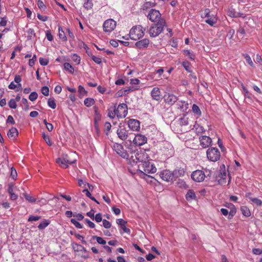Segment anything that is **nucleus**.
Masks as SVG:
<instances>
[{
	"label": "nucleus",
	"mask_w": 262,
	"mask_h": 262,
	"mask_svg": "<svg viewBox=\"0 0 262 262\" xmlns=\"http://www.w3.org/2000/svg\"><path fill=\"white\" fill-rule=\"evenodd\" d=\"M95 103V100L91 98H87L84 100V104L87 107H90Z\"/></svg>",
	"instance_id": "obj_34"
},
{
	"label": "nucleus",
	"mask_w": 262,
	"mask_h": 262,
	"mask_svg": "<svg viewBox=\"0 0 262 262\" xmlns=\"http://www.w3.org/2000/svg\"><path fill=\"white\" fill-rule=\"evenodd\" d=\"M50 223V221L48 220H44L38 226L39 230H43L46 228Z\"/></svg>",
	"instance_id": "obj_32"
},
{
	"label": "nucleus",
	"mask_w": 262,
	"mask_h": 262,
	"mask_svg": "<svg viewBox=\"0 0 262 262\" xmlns=\"http://www.w3.org/2000/svg\"><path fill=\"white\" fill-rule=\"evenodd\" d=\"M219 177L220 178V179L219 180V182L220 183H222L223 181L225 180L226 178V172L224 170L223 172H221L219 174Z\"/></svg>",
	"instance_id": "obj_43"
},
{
	"label": "nucleus",
	"mask_w": 262,
	"mask_h": 262,
	"mask_svg": "<svg viewBox=\"0 0 262 262\" xmlns=\"http://www.w3.org/2000/svg\"><path fill=\"white\" fill-rule=\"evenodd\" d=\"M166 26L165 19H160L157 23L152 24L149 29V34L150 37L158 36L163 31Z\"/></svg>",
	"instance_id": "obj_1"
},
{
	"label": "nucleus",
	"mask_w": 262,
	"mask_h": 262,
	"mask_svg": "<svg viewBox=\"0 0 262 262\" xmlns=\"http://www.w3.org/2000/svg\"><path fill=\"white\" fill-rule=\"evenodd\" d=\"M94 220L97 223H99L101 221H103L102 218V214L100 213H98L94 216Z\"/></svg>",
	"instance_id": "obj_58"
},
{
	"label": "nucleus",
	"mask_w": 262,
	"mask_h": 262,
	"mask_svg": "<svg viewBox=\"0 0 262 262\" xmlns=\"http://www.w3.org/2000/svg\"><path fill=\"white\" fill-rule=\"evenodd\" d=\"M147 141V138L145 135L140 134H137L133 140L134 143L139 146L145 144Z\"/></svg>",
	"instance_id": "obj_13"
},
{
	"label": "nucleus",
	"mask_w": 262,
	"mask_h": 262,
	"mask_svg": "<svg viewBox=\"0 0 262 262\" xmlns=\"http://www.w3.org/2000/svg\"><path fill=\"white\" fill-rule=\"evenodd\" d=\"M37 97H38V94L36 92H32L29 96V99H30V100H31V101H33L34 100H35L37 98Z\"/></svg>",
	"instance_id": "obj_50"
},
{
	"label": "nucleus",
	"mask_w": 262,
	"mask_h": 262,
	"mask_svg": "<svg viewBox=\"0 0 262 262\" xmlns=\"http://www.w3.org/2000/svg\"><path fill=\"white\" fill-rule=\"evenodd\" d=\"M37 6L38 7V8L40 9H43V10L45 9L46 6L42 1L38 0L37 1Z\"/></svg>",
	"instance_id": "obj_62"
},
{
	"label": "nucleus",
	"mask_w": 262,
	"mask_h": 262,
	"mask_svg": "<svg viewBox=\"0 0 262 262\" xmlns=\"http://www.w3.org/2000/svg\"><path fill=\"white\" fill-rule=\"evenodd\" d=\"M114 150L117 154L120 155L123 158L127 159L128 155L127 151L124 149L123 146L119 143H115L113 146Z\"/></svg>",
	"instance_id": "obj_11"
},
{
	"label": "nucleus",
	"mask_w": 262,
	"mask_h": 262,
	"mask_svg": "<svg viewBox=\"0 0 262 262\" xmlns=\"http://www.w3.org/2000/svg\"><path fill=\"white\" fill-rule=\"evenodd\" d=\"M149 43V40L148 39L145 38L140 41H137L135 43V46L140 49L147 48Z\"/></svg>",
	"instance_id": "obj_21"
},
{
	"label": "nucleus",
	"mask_w": 262,
	"mask_h": 262,
	"mask_svg": "<svg viewBox=\"0 0 262 262\" xmlns=\"http://www.w3.org/2000/svg\"><path fill=\"white\" fill-rule=\"evenodd\" d=\"M153 6H154L153 3L150 2H147L143 5V10L147 9L149 8H150L151 7H153Z\"/></svg>",
	"instance_id": "obj_55"
},
{
	"label": "nucleus",
	"mask_w": 262,
	"mask_h": 262,
	"mask_svg": "<svg viewBox=\"0 0 262 262\" xmlns=\"http://www.w3.org/2000/svg\"><path fill=\"white\" fill-rule=\"evenodd\" d=\"M182 66L184 67V68L188 72H191V69H190V63L188 61H184L182 63Z\"/></svg>",
	"instance_id": "obj_41"
},
{
	"label": "nucleus",
	"mask_w": 262,
	"mask_h": 262,
	"mask_svg": "<svg viewBox=\"0 0 262 262\" xmlns=\"http://www.w3.org/2000/svg\"><path fill=\"white\" fill-rule=\"evenodd\" d=\"M67 32L65 30H63V28L59 26L58 27V36L60 39H61L63 41H66L68 40V38L66 36Z\"/></svg>",
	"instance_id": "obj_27"
},
{
	"label": "nucleus",
	"mask_w": 262,
	"mask_h": 262,
	"mask_svg": "<svg viewBox=\"0 0 262 262\" xmlns=\"http://www.w3.org/2000/svg\"><path fill=\"white\" fill-rule=\"evenodd\" d=\"M78 92L81 95H86L87 94V92L85 90L84 88L81 85H79L78 86Z\"/></svg>",
	"instance_id": "obj_57"
},
{
	"label": "nucleus",
	"mask_w": 262,
	"mask_h": 262,
	"mask_svg": "<svg viewBox=\"0 0 262 262\" xmlns=\"http://www.w3.org/2000/svg\"><path fill=\"white\" fill-rule=\"evenodd\" d=\"M217 18L216 16L211 15V17L206 19L205 22L211 27H213L216 24Z\"/></svg>",
	"instance_id": "obj_30"
},
{
	"label": "nucleus",
	"mask_w": 262,
	"mask_h": 262,
	"mask_svg": "<svg viewBox=\"0 0 262 262\" xmlns=\"http://www.w3.org/2000/svg\"><path fill=\"white\" fill-rule=\"evenodd\" d=\"M164 98L165 103L169 105L173 104L178 100L177 96L171 94L165 95Z\"/></svg>",
	"instance_id": "obj_19"
},
{
	"label": "nucleus",
	"mask_w": 262,
	"mask_h": 262,
	"mask_svg": "<svg viewBox=\"0 0 262 262\" xmlns=\"http://www.w3.org/2000/svg\"><path fill=\"white\" fill-rule=\"evenodd\" d=\"M107 116L111 119L115 118V116H117V111L116 105H113L110 106L107 110Z\"/></svg>",
	"instance_id": "obj_26"
},
{
	"label": "nucleus",
	"mask_w": 262,
	"mask_h": 262,
	"mask_svg": "<svg viewBox=\"0 0 262 262\" xmlns=\"http://www.w3.org/2000/svg\"><path fill=\"white\" fill-rule=\"evenodd\" d=\"M116 27V22L113 19L106 20L103 25V31L106 33L112 32Z\"/></svg>",
	"instance_id": "obj_7"
},
{
	"label": "nucleus",
	"mask_w": 262,
	"mask_h": 262,
	"mask_svg": "<svg viewBox=\"0 0 262 262\" xmlns=\"http://www.w3.org/2000/svg\"><path fill=\"white\" fill-rule=\"evenodd\" d=\"M117 117L118 118H125L128 113L127 106L125 103H121L116 107Z\"/></svg>",
	"instance_id": "obj_8"
},
{
	"label": "nucleus",
	"mask_w": 262,
	"mask_h": 262,
	"mask_svg": "<svg viewBox=\"0 0 262 262\" xmlns=\"http://www.w3.org/2000/svg\"><path fill=\"white\" fill-rule=\"evenodd\" d=\"M41 93L43 95H44L46 96H47L49 95V89L48 87L47 86H43L41 89Z\"/></svg>",
	"instance_id": "obj_56"
},
{
	"label": "nucleus",
	"mask_w": 262,
	"mask_h": 262,
	"mask_svg": "<svg viewBox=\"0 0 262 262\" xmlns=\"http://www.w3.org/2000/svg\"><path fill=\"white\" fill-rule=\"evenodd\" d=\"M186 199L187 201L190 202L192 200H196V195L194 192V191L192 189H189L186 195H185Z\"/></svg>",
	"instance_id": "obj_28"
},
{
	"label": "nucleus",
	"mask_w": 262,
	"mask_h": 262,
	"mask_svg": "<svg viewBox=\"0 0 262 262\" xmlns=\"http://www.w3.org/2000/svg\"><path fill=\"white\" fill-rule=\"evenodd\" d=\"M160 177L166 182H172L174 180L172 172L169 170H165L160 173Z\"/></svg>",
	"instance_id": "obj_15"
},
{
	"label": "nucleus",
	"mask_w": 262,
	"mask_h": 262,
	"mask_svg": "<svg viewBox=\"0 0 262 262\" xmlns=\"http://www.w3.org/2000/svg\"><path fill=\"white\" fill-rule=\"evenodd\" d=\"M117 224L120 226L121 229L125 233L130 234V230L129 228L126 227L125 225L127 223L126 221L122 219H117L116 221Z\"/></svg>",
	"instance_id": "obj_22"
},
{
	"label": "nucleus",
	"mask_w": 262,
	"mask_h": 262,
	"mask_svg": "<svg viewBox=\"0 0 262 262\" xmlns=\"http://www.w3.org/2000/svg\"><path fill=\"white\" fill-rule=\"evenodd\" d=\"M8 192L10 194V199L12 201L16 200L18 196L14 192V186L12 183L8 185Z\"/></svg>",
	"instance_id": "obj_24"
},
{
	"label": "nucleus",
	"mask_w": 262,
	"mask_h": 262,
	"mask_svg": "<svg viewBox=\"0 0 262 262\" xmlns=\"http://www.w3.org/2000/svg\"><path fill=\"white\" fill-rule=\"evenodd\" d=\"M102 223L103 227L106 229L110 228L111 227V223L106 220H103Z\"/></svg>",
	"instance_id": "obj_59"
},
{
	"label": "nucleus",
	"mask_w": 262,
	"mask_h": 262,
	"mask_svg": "<svg viewBox=\"0 0 262 262\" xmlns=\"http://www.w3.org/2000/svg\"><path fill=\"white\" fill-rule=\"evenodd\" d=\"M251 192H247L245 194V197L249 199L253 204H255L257 206H262V201L257 198L252 197Z\"/></svg>",
	"instance_id": "obj_20"
},
{
	"label": "nucleus",
	"mask_w": 262,
	"mask_h": 262,
	"mask_svg": "<svg viewBox=\"0 0 262 262\" xmlns=\"http://www.w3.org/2000/svg\"><path fill=\"white\" fill-rule=\"evenodd\" d=\"M93 6V4L91 0H88L83 4V7L87 10L92 9Z\"/></svg>",
	"instance_id": "obj_39"
},
{
	"label": "nucleus",
	"mask_w": 262,
	"mask_h": 262,
	"mask_svg": "<svg viewBox=\"0 0 262 262\" xmlns=\"http://www.w3.org/2000/svg\"><path fill=\"white\" fill-rule=\"evenodd\" d=\"M24 197L30 203H35L36 201L35 198L28 194H25Z\"/></svg>",
	"instance_id": "obj_45"
},
{
	"label": "nucleus",
	"mask_w": 262,
	"mask_h": 262,
	"mask_svg": "<svg viewBox=\"0 0 262 262\" xmlns=\"http://www.w3.org/2000/svg\"><path fill=\"white\" fill-rule=\"evenodd\" d=\"M72 60L77 64H78L80 62V57L76 54L72 55Z\"/></svg>",
	"instance_id": "obj_47"
},
{
	"label": "nucleus",
	"mask_w": 262,
	"mask_h": 262,
	"mask_svg": "<svg viewBox=\"0 0 262 262\" xmlns=\"http://www.w3.org/2000/svg\"><path fill=\"white\" fill-rule=\"evenodd\" d=\"M200 144L203 148H207L212 144V139L210 137L205 135L199 137Z\"/></svg>",
	"instance_id": "obj_14"
},
{
	"label": "nucleus",
	"mask_w": 262,
	"mask_h": 262,
	"mask_svg": "<svg viewBox=\"0 0 262 262\" xmlns=\"http://www.w3.org/2000/svg\"><path fill=\"white\" fill-rule=\"evenodd\" d=\"M183 52L185 56H188L191 60H194L195 55L190 50H184Z\"/></svg>",
	"instance_id": "obj_38"
},
{
	"label": "nucleus",
	"mask_w": 262,
	"mask_h": 262,
	"mask_svg": "<svg viewBox=\"0 0 262 262\" xmlns=\"http://www.w3.org/2000/svg\"><path fill=\"white\" fill-rule=\"evenodd\" d=\"M92 238L93 239H96L97 243L99 244L105 245L106 244V241L101 237L93 236Z\"/></svg>",
	"instance_id": "obj_46"
},
{
	"label": "nucleus",
	"mask_w": 262,
	"mask_h": 262,
	"mask_svg": "<svg viewBox=\"0 0 262 262\" xmlns=\"http://www.w3.org/2000/svg\"><path fill=\"white\" fill-rule=\"evenodd\" d=\"M151 96L154 100L160 101L162 99L161 92L158 87H155L151 91Z\"/></svg>",
	"instance_id": "obj_18"
},
{
	"label": "nucleus",
	"mask_w": 262,
	"mask_h": 262,
	"mask_svg": "<svg viewBox=\"0 0 262 262\" xmlns=\"http://www.w3.org/2000/svg\"><path fill=\"white\" fill-rule=\"evenodd\" d=\"M206 155L208 159L212 162L218 161L221 157L220 151L216 147L208 148L206 151Z\"/></svg>",
	"instance_id": "obj_4"
},
{
	"label": "nucleus",
	"mask_w": 262,
	"mask_h": 262,
	"mask_svg": "<svg viewBox=\"0 0 262 262\" xmlns=\"http://www.w3.org/2000/svg\"><path fill=\"white\" fill-rule=\"evenodd\" d=\"M67 33L68 34L69 37L72 39V40H75V36L73 32L71 31L69 28H66Z\"/></svg>",
	"instance_id": "obj_52"
},
{
	"label": "nucleus",
	"mask_w": 262,
	"mask_h": 262,
	"mask_svg": "<svg viewBox=\"0 0 262 262\" xmlns=\"http://www.w3.org/2000/svg\"><path fill=\"white\" fill-rule=\"evenodd\" d=\"M127 125L133 131H138L140 128V122L138 120L130 119L127 121Z\"/></svg>",
	"instance_id": "obj_16"
},
{
	"label": "nucleus",
	"mask_w": 262,
	"mask_h": 262,
	"mask_svg": "<svg viewBox=\"0 0 262 262\" xmlns=\"http://www.w3.org/2000/svg\"><path fill=\"white\" fill-rule=\"evenodd\" d=\"M252 252L255 255H260L262 254V249L259 248H254L252 250Z\"/></svg>",
	"instance_id": "obj_64"
},
{
	"label": "nucleus",
	"mask_w": 262,
	"mask_h": 262,
	"mask_svg": "<svg viewBox=\"0 0 262 262\" xmlns=\"http://www.w3.org/2000/svg\"><path fill=\"white\" fill-rule=\"evenodd\" d=\"M116 133L118 137L123 141L126 140L129 135L128 130L126 129V127L124 125H120L117 129Z\"/></svg>",
	"instance_id": "obj_10"
},
{
	"label": "nucleus",
	"mask_w": 262,
	"mask_h": 262,
	"mask_svg": "<svg viewBox=\"0 0 262 262\" xmlns=\"http://www.w3.org/2000/svg\"><path fill=\"white\" fill-rule=\"evenodd\" d=\"M192 110L193 113L197 115L199 117L201 116L202 113L199 107L195 104H193L192 107Z\"/></svg>",
	"instance_id": "obj_35"
},
{
	"label": "nucleus",
	"mask_w": 262,
	"mask_h": 262,
	"mask_svg": "<svg viewBox=\"0 0 262 262\" xmlns=\"http://www.w3.org/2000/svg\"><path fill=\"white\" fill-rule=\"evenodd\" d=\"M244 56L246 61L248 63V64L249 65H250L251 67H253V61H252L251 57H250V56L248 54H246L244 55Z\"/></svg>",
	"instance_id": "obj_53"
},
{
	"label": "nucleus",
	"mask_w": 262,
	"mask_h": 262,
	"mask_svg": "<svg viewBox=\"0 0 262 262\" xmlns=\"http://www.w3.org/2000/svg\"><path fill=\"white\" fill-rule=\"evenodd\" d=\"M172 173L174 180H176V178L184 176L185 173V170L182 168H178L174 169L172 171Z\"/></svg>",
	"instance_id": "obj_29"
},
{
	"label": "nucleus",
	"mask_w": 262,
	"mask_h": 262,
	"mask_svg": "<svg viewBox=\"0 0 262 262\" xmlns=\"http://www.w3.org/2000/svg\"><path fill=\"white\" fill-rule=\"evenodd\" d=\"M146 30L141 25H137L132 28L129 31V36L131 39L137 40L141 38L144 35Z\"/></svg>",
	"instance_id": "obj_2"
},
{
	"label": "nucleus",
	"mask_w": 262,
	"mask_h": 262,
	"mask_svg": "<svg viewBox=\"0 0 262 262\" xmlns=\"http://www.w3.org/2000/svg\"><path fill=\"white\" fill-rule=\"evenodd\" d=\"M71 222L78 229H82L83 228L82 225L75 219H72L71 220Z\"/></svg>",
	"instance_id": "obj_40"
},
{
	"label": "nucleus",
	"mask_w": 262,
	"mask_h": 262,
	"mask_svg": "<svg viewBox=\"0 0 262 262\" xmlns=\"http://www.w3.org/2000/svg\"><path fill=\"white\" fill-rule=\"evenodd\" d=\"M228 15L231 17H237L239 16V13H236L233 9H231V10H229Z\"/></svg>",
	"instance_id": "obj_48"
},
{
	"label": "nucleus",
	"mask_w": 262,
	"mask_h": 262,
	"mask_svg": "<svg viewBox=\"0 0 262 262\" xmlns=\"http://www.w3.org/2000/svg\"><path fill=\"white\" fill-rule=\"evenodd\" d=\"M193 128H195L196 134L198 135L204 133L205 132V130L203 126H200V125L196 123L194 125Z\"/></svg>",
	"instance_id": "obj_31"
},
{
	"label": "nucleus",
	"mask_w": 262,
	"mask_h": 262,
	"mask_svg": "<svg viewBox=\"0 0 262 262\" xmlns=\"http://www.w3.org/2000/svg\"><path fill=\"white\" fill-rule=\"evenodd\" d=\"M241 210L243 215L246 217H249L251 215L250 211L247 206H244L241 207Z\"/></svg>",
	"instance_id": "obj_33"
},
{
	"label": "nucleus",
	"mask_w": 262,
	"mask_h": 262,
	"mask_svg": "<svg viewBox=\"0 0 262 262\" xmlns=\"http://www.w3.org/2000/svg\"><path fill=\"white\" fill-rule=\"evenodd\" d=\"M18 135L17 129L15 127H11L7 133L8 137L9 138L14 140L16 139Z\"/></svg>",
	"instance_id": "obj_25"
},
{
	"label": "nucleus",
	"mask_w": 262,
	"mask_h": 262,
	"mask_svg": "<svg viewBox=\"0 0 262 262\" xmlns=\"http://www.w3.org/2000/svg\"><path fill=\"white\" fill-rule=\"evenodd\" d=\"M241 86L243 89V93L244 94L245 99H247L249 102H252L253 101L252 95L249 93L248 90L246 89L243 84H242Z\"/></svg>",
	"instance_id": "obj_23"
},
{
	"label": "nucleus",
	"mask_w": 262,
	"mask_h": 262,
	"mask_svg": "<svg viewBox=\"0 0 262 262\" xmlns=\"http://www.w3.org/2000/svg\"><path fill=\"white\" fill-rule=\"evenodd\" d=\"M139 168L141 169V171L144 172L145 174L146 173H154L157 171L156 167L153 164L149 162L148 160L142 164Z\"/></svg>",
	"instance_id": "obj_5"
},
{
	"label": "nucleus",
	"mask_w": 262,
	"mask_h": 262,
	"mask_svg": "<svg viewBox=\"0 0 262 262\" xmlns=\"http://www.w3.org/2000/svg\"><path fill=\"white\" fill-rule=\"evenodd\" d=\"M85 222L88 224V225L89 226V227L90 228H95V224L93 222H91L88 219H85Z\"/></svg>",
	"instance_id": "obj_61"
},
{
	"label": "nucleus",
	"mask_w": 262,
	"mask_h": 262,
	"mask_svg": "<svg viewBox=\"0 0 262 262\" xmlns=\"http://www.w3.org/2000/svg\"><path fill=\"white\" fill-rule=\"evenodd\" d=\"M147 18L152 22H158L160 19H164L161 17V14L158 10L151 9L148 15Z\"/></svg>",
	"instance_id": "obj_9"
},
{
	"label": "nucleus",
	"mask_w": 262,
	"mask_h": 262,
	"mask_svg": "<svg viewBox=\"0 0 262 262\" xmlns=\"http://www.w3.org/2000/svg\"><path fill=\"white\" fill-rule=\"evenodd\" d=\"M179 124L181 125H187L189 124L188 118L183 117L179 119Z\"/></svg>",
	"instance_id": "obj_37"
},
{
	"label": "nucleus",
	"mask_w": 262,
	"mask_h": 262,
	"mask_svg": "<svg viewBox=\"0 0 262 262\" xmlns=\"http://www.w3.org/2000/svg\"><path fill=\"white\" fill-rule=\"evenodd\" d=\"M39 63L41 66H46L48 64L49 61L45 58H40L39 59Z\"/></svg>",
	"instance_id": "obj_63"
},
{
	"label": "nucleus",
	"mask_w": 262,
	"mask_h": 262,
	"mask_svg": "<svg viewBox=\"0 0 262 262\" xmlns=\"http://www.w3.org/2000/svg\"><path fill=\"white\" fill-rule=\"evenodd\" d=\"M148 156L145 151H138L133 155L130 158V161L135 163H139L138 167H140L142 163L147 161L148 159Z\"/></svg>",
	"instance_id": "obj_3"
},
{
	"label": "nucleus",
	"mask_w": 262,
	"mask_h": 262,
	"mask_svg": "<svg viewBox=\"0 0 262 262\" xmlns=\"http://www.w3.org/2000/svg\"><path fill=\"white\" fill-rule=\"evenodd\" d=\"M89 56H90L92 59L97 64H100L102 62L101 58L99 57H96L93 55H90L88 54Z\"/></svg>",
	"instance_id": "obj_44"
},
{
	"label": "nucleus",
	"mask_w": 262,
	"mask_h": 262,
	"mask_svg": "<svg viewBox=\"0 0 262 262\" xmlns=\"http://www.w3.org/2000/svg\"><path fill=\"white\" fill-rule=\"evenodd\" d=\"M75 161H72L69 159L67 155L63 154L61 157L56 160V163L62 168H67L70 164L73 163Z\"/></svg>",
	"instance_id": "obj_6"
},
{
	"label": "nucleus",
	"mask_w": 262,
	"mask_h": 262,
	"mask_svg": "<svg viewBox=\"0 0 262 262\" xmlns=\"http://www.w3.org/2000/svg\"><path fill=\"white\" fill-rule=\"evenodd\" d=\"M235 213H236V209L235 208V207H234L232 209H231L230 210V212H229L228 219H231L233 217V216L235 214Z\"/></svg>",
	"instance_id": "obj_60"
},
{
	"label": "nucleus",
	"mask_w": 262,
	"mask_h": 262,
	"mask_svg": "<svg viewBox=\"0 0 262 262\" xmlns=\"http://www.w3.org/2000/svg\"><path fill=\"white\" fill-rule=\"evenodd\" d=\"M9 107L11 108H15L17 106L16 101L13 99H11L8 102Z\"/></svg>",
	"instance_id": "obj_54"
},
{
	"label": "nucleus",
	"mask_w": 262,
	"mask_h": 262,
	"mask_svg": "<svg viewBox=\"0 0 262 262\" xmlns=\"http://www.w3.org/2000/svg\"><path fill=\"white\" fill-rule=\"evenodd\" d=\"M48 104L49 107H50L51 108H52L53 109L55 108L56 107V104L55 102V100L53 98L49 99V100L48 101Z\"/></svg>",
	"instance_id": "obj_42"
},
{
	"label": "nucleus",
	"mask_w": 262,
	"mask_h": 262,
	"mask_svg": "<svg viewBox=\"0 0 262 262\" xmlns=\"http://www.w3.org/2000/svg\"><path fill=\"white\" fill-rule=\"evenodd\" d=\"M42 138L48 145L51 146L52 145V143L50 141L49 137L46 135L45 133L42 134Z\"/></svg>",
	"instance_id": "obj_49"
},
{
	"label": "nucleus",
	"mask_w": 262,
	"mask_h": 262,
	"mask_svg": "<svg viewBox=\"0 0 262 262\" xmlns=\"http://www.w3.org/2000/svg\"><path fill=\"white\" fill-rule=\"evenodd\" d=\"M40 219H41L40 216L30 215L28 219V221L30 222H34V221H38Z\"/></svg>",
	"instance_id": "obj_51"
},
{
	"label": "nucleus",
	"mask_w": 262,
	"mask_h": 262,
	"mask_svg": "<svg viewBox=\"0 0 262 262\" xmlns=\"http://www.w3.org/2000/svg\"><path fill=\"white\" fill-rule=\"evenodd\" d=\"M191 177L193 181L197 182H201L204 181L206 175L202 170H197L192 173Z\"/></svg>",
	"instance_id": "obj_12"
},
{
	"label": "nucleus",
	"mask_w": 262,
	"mask_h": 262,
	"mask_svg": "<svg viewBox=\"0 0 262 262\" xmlns=\"http://www.w3.org/2000/svg\"><path fill=\"white\" fill-rule=\"evenodd\" d=\"M72 248L74 251L75 252H84L85 253H86V255L82 256V257H83L85 259H87L89 257L88 255V252L86 250V249L82 245H80L79 244L74 243L72 244Z\"/></svg>",
	"instance_id": "obj_17"
},
{
	"label": "nucleus",
	"mask_w": 262,
	"mask_h": 262,
	"mask_svg": "<svg viewBox=\"0 0 262 262\" xmlns=\"http://www.w3.org/2000/svg\"><path fill=\"white\" fill-rule=\"evenodd\" d=\"M64 68L71 74H73L74 69L73 67L68 62H66L63 64Z\"/></svg>",
	"instance_id": "obj_36"
}]
</instances>
